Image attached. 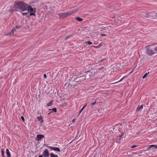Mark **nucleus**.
<instances>
[{"label": "nucleus", "instance_id": "12", "mask_svg": "<svg viewBox=\"0 0 157 157\" xmlns=\"http://www.w3.org/2000/svg\"><path fill=\"white\" fill-rule=\"evenodd\" d=\"M143 108V105H141L140 107L138 106L136 108V111H138L140 110H142Z\"/></svg>", "mask_w": 157, "mask_h": 157}, {"label": "nucleus", "instance_id": "1", "mask_svg": "<svg viewBox=\"0 0 157 157\" xmlns=\"http://www.w3.org/2000/svg\"><path fill=\"white\" fill-rule=\"evenodd\" d=\"M27 4L23 1H15L14 2L13 8L15 11L20 12L26 11Z\"/></svg>", "mask_w": 157, "mask_h": 157}, {"label": "nucleus", "instance_id": "4", "mask_svg": "<svg viewBox=\"0 0 157 157\" xmlns=\"http://www.w3.org/2000/svg\"><path fill=\"white\" fill-rule=\"evenodd\" d=\"M70 13H69L68 11L65 13H62L58 14L59 17L60 18H63L68 16L70 15Z\"/></svg>", "mask_w": 157, "mask_h": 157}, {"label": "nucleus", "instance_id": "42", "mask_svg": "<svg viewBox=\"0 0 157 157\" xmlns=\"http://www.w3.org/2000/svg\"><path fill=\"white\" fill-rule=\"evenodd\" d=\"M154 147H152L151 148V149H154Z\"/></svg>", "mask_w": 157, "mask_h": 157}, {"label": "nucleus", "instance_id": "19", "mask_svg": "<svg viewBox=\"0 0 157 157\" xmlns=\"http://www.w3.org/2000/svg\"><path fill=\"white\" fill-rule=\"evenodd\" d=\"M86 105H85V106H84L81 109L80 113H79V114H80L83 111V110L85 108V107L86 106Z\"/></svg>", "mask_w": 157, "mask_h": 157}, {"label": "nucleus", "instance_id": "41", "mask_svg": "<svg viewBox=\"0 0 157 157\" xmlns=\"http://www.w3.org/2000/svg\"><path fill=\"white\" fill-rule=\"evenodd\" d=\"M75 121V119H73L72 121V122H74V121Z\"/></svg>", "mask_w": 157, "mask_h": 157}, {"label": "nucleus", "instance_id": "9", "mask_svg": "<svg viewBox=\"0 0 157 157\" xmlns=\"http://www.w3.org/2000/svg\"><path fill=\"white\" fill-rule=\"evenodd\" d=\"M44 137V135H37L36 136L37 140L38 141L40 140L42 138Z\"/></svg>", "mask_w": 157, "mask_h": 157}, {"label": "nucleus", "instance_id": "11", "mask_svg": "<svg viewBox=\"0 0 157 157\" xmlns=\"http://www.w3.org/2000/svg\"><path fill=\"white\" fill-rule=\"evenodd\" d=\"M6 154L7 155V157H11L10 153L9 150L8 149H6Z\"/></svg>", "mask_w": 157, "mask_h": 157}, {"label": "nucleus", "instance_id": "33", "mask_svg": "<svg viewBox=\"0 0 157 157\" xmlns=\"http://www.w3.org/2000/svg\"><path fill=\"white\" fill-rule=\"evenodd\" d=\"M21 118L22 120V121H25V119H24V117H23L21 116Z\"/></svg>", "mask_w": 157, "mask_h": 157}, {"label": "nucleus", "instance_id": "3", "mask_svg": "<svg viewBox=\"0 0 157 157\" xmlns=\"http://www.w3.org/2000/svg\"><path fill=\"white\" fill-rule=\"evenodd\" d=\"M151 45H149L146 47V53L149 56H151L154 54L155 52L150 47Z\"/></svg>", "mask_w": 157, "mask_h": 157}, {"label": "nucleus", "instance_id": "25", "mask_svg": "<svg viewBox=\"0 0 157 157\" xmlns=\"http://www.w3.org/2000/svg\"><path fill=\"white\" fill-rule=\"evenodd\" d=\"M85 43H87L88 44L90 45L92 44V42L90 41H88L86 42Z\"/></svg>", "mask_w": 157, "mask_h": 157}, {"label": "nucleus", "instance_id": "13", "mask_svg": "<svg viewBox=\"0 0 157 157\" xmlns=\"http://www.w3.org/2000/svg\"><path fill=\"white\" fill-rule=\"evenodd\" d=\"M125 78V77H124L123 78H121L120 80H119L118 81H117V82H114L113 83H111L110 84H116L117 83H118V82H121V81H123V79Z\"/></svg>", "mask_w": 157, "mask_h": 157}, {"label": "nucleus", "instance_id": "34", "mask_svg": "<svg viewBox=\"0 0 157 157\" xmlns=\"http://www.w3.org/2000/svg\"><path fill=\"white\" fill-rule=\"evenodd\" d=\"M20 27V26H16V28L17 29H19Z\"/></svg>", "mask_w": 157, "mask_h": 157}, {"label": "nucleus", "instance_id": "28", "mask_svg": "<svg viewBox=\"0 0 157 157\" xmlns=\"http://www.w3.org/2000/svg\"><path fill=\"white\" fill-rule=\"evenodd\" d=\"M154 51L155 53H157V46L154 48Z\"/></svg>", "mask_w": 157, "mask_h": 157}, {"label": "nucleus", "instance_id": "26", "mask_svg": "<svg viewBox=\"0 0 157 157\" xmlns=\"http://www.w3.org/2000/svg\"><path fill=\"white\" fill-rule=\"evenodd\" d=\"M29 13L28 12L26 13H22V14L23 16L26 15Z\"/></svg>", "mask_w": 157, "mask_h": 157}, {"label": "nucleus", "instance_id": "6", "mask_svg": "<svg viewBox=\"0 0 157 157\" xmlns=\"http://www.w3.org/2000/svg\"><path fill=\"white\" fill-rule=\"evenodd\" d=\"M49 155V153L47 149H45L43 152V156L45 157H48Z\"/></svg>", "mask_w": 157, "mask_h": 157}, {"label": "nucleus", "instance_id": "37", "mask_svg": "<svg viewBox=\"0 0 157 157\" xmlns=\"http://www.w3.org/2000/svg\"><path fill=\"white\" fill-rule=\"evenodd\" d=\"M133 70H132L131 71V72L130 73V74H131L133 72Z\"/></svg>", "mask_w": 157, "mask_h": 157}, {"label": "nucleus", "instance_id": "27", "mask_svg": "<svg viewBox=\"0 0 157 157\" xmlns=\"http://www.w3.org/2000/svg\"><path fill=\"white\" fill-rule=\"evenodd\" d=\"M96 103V101H95V102L91 103L90 104L91 105L93 106V105H95Z\"/></svg>", "mask_w": 157, "mask_h": 157}, {"label": "nucleus", "instance_id": "21", "mask_svg": "<svg viewBox=\"0 0 157 157\" xmlns=\"http://www.w3.org/2000/svg\"><path fill=\"white\" fill-rule=\"evenodd\" d=\"M91 47H93L95 48H99L98 45H97V46L92 45V46H91Z\"/></svg>", "mask_w": 157, "mask_h": 157}, {"label": "nucleus", "instance_id": "24", "mask_svg": "<svg viewBox=\"0 0 157 157\" xmlns=\"http://www.w3.org/2000/svg\"><path fill=\"white\" fill-rule=\"evenodd\" d=\"M111 27L110 26H107V27H105V29H108L109 30H110L111 29Z\"/></svg>", "mask_w": 157, "mask_h": 157}, {"label": "nucleus", "instance_id": "30", "mask_svg": "<svg viewBox=\"0 0 157 157\" xmlns=\"http://www.w3.org/2000/svg\"><path fill=\"white\" fill-rule=\"evenodd\" d=\"M137 145H133L131 147V148H135V147H137Z\"/></svg>", "mask_w": 157, "mask_h": 157}, {"label": "nucleus", "instance_id": "31", "mask_svg": "<svg viewBox=\"0 0 157 157\" xmlns=\"http://www.w3.org/2000/svg\"><path fill=\"white\" fill-rule=\"evenodd\" d=\"M106 35L105 34H101V36H106Z\"/></svg>", "mask_w": 157, "mask_h": 157}, {"label": "nucleus", "instance_id": "29", "mask_svg": "<svg viewBox=\"0 0 157 157\" xmlns=\"http://www.w3.org/2000/svg\"><path fill=\"white\" fill-rule=\"evenodd\" d=\"M71 37V36H67L66 37H65V40H67V39H69V38H70Z\"/></svg>", "mask_w": 157, "mask_h": 157}, {"label": "nucleus", "instance_id": "32", "mask_svg": "<svg viewBox=\"0 0 157 157\" xmlns=\"http://www.w3.org/2000/svg\"><path fill=\"white\" fill-rule=\"evenodd\" d=\"M99 48H100L102 45V44L100 43L98 45Z\"/></svg>", "mask_w": 157, "mask_h": 157}, {"label": "nucleus", "instance_id": "7", "mask_svg": "<svg viewBox=\"0 0 157 157\" xmlns=\"http://www.w3.org/2000/svg\"><path fill=\"white\" fill-rule=\"evenodd\" d=\"M78 8H75L74 9H73L72 10H71L69 11L68 12L69 13H70V15L73 14V13H75V12H76L78 10Z\"/></svg>", "mask_w": 157, "mask_h": 157}, {"label": "nucleus", "instance_id": "14", "mask_svg": "<svg viewBox=\"0 0 157 157\" xmlns=\"http://www.w3.org/2000/svg\"><path fill=\"white\" fill-rule=\"evenodd\" d=\"M50 157H58L57 155H55L53 153H51L50 155Z\"/></svg>", "mask_w": 157, "mask_h": 157}, {"label": "nucleus", "instance_id": "40", "mask_svg": "<svg viewBox=\"0 0 157 157\" xmlns=\"http://www.w3.org/2000/svg\"><path fill=\"white\" fill-rule=\"evenodd\" d=\"M48 110L49 111H51V110H52V109H48Z\"/></svg>", "mask_w": 157, "mask_h": 157}, {"label": "nucleus", "instance_id": "17", "mask_svg": "<svg viewBox=\"0 0 157 157\" xmlns=\"http://www.w3.org/2000/svg\"><path fill=\"white\" fill-rule=\"evenodd\" d=\"M53 101H52L49 102L47 104V106H51L52 105Z\"/></svg>", "mask_w": 157, "mask_h": 157}, {"label": "nucleus", "instance_id": "23", "mask_svg": "<svg viewBox=\"0 0 157 157\" xmlns=\"http://www.w3.org/2000/svg\"><path fill=\"white\" fill-rule=\"evenodd\" d=\"M9 11H10V13H13V12L14 11H15V9H14V10L13 9H10L9 10Z\"/></svg>", "mask_w": 157, "mask_h": 157}, {"label": "nucleus", "instance_id": "20", "mask_svg": "<svg viewBox=\"0 0 157 157\" xmlns=\"http://www.w3.org/2000/svg\"><path fill=\"white\" fill-rule=\"evenodd\" d=\"M37 119L38 121H40L42 120L43 118L42 116H40V117H37Z\"/></svg>", "mask_w": 157, "mask_h": 157}, {"label": "nucleus", "instance_id": "5", "mask_svg": "<svg viewBox=\"0 0 157 157\" xmlns=\"http://www.w3.org/2000/svg\"><path fill=\"white\" fill-rule=\"evenodd\" d=\"M47 147L48 148H50V149L54 150V151H56L59 152H60V151L59 148L58 147H54L49 146H47Z\"/></svg>", "mask_w": 157, "mask_h": 157}, {"label": "nucleus", "instance_id": "15", "mask_svg": "<svg viewBox=\"0 0 157 157\" xmlns=\"http://www.w3.org/2000/svg\"><path fill=\"white\" fill-rule=\"evenodd\" d=\"M75 19L78 21H83V19L80 17H76Z\"/></svg>", "mask_w": 157, "mask_h": 157}, {"label": "nucleus", "instance_id": "18", "mask_svg": "<svg viewBox=\"0 0 157 157\" xmlns=\"http://www.w3.org/2000/svg\"><path fill=\"white\" fill-rule=\"evenodd\" d=\"M149 74V72H148L147 73H146L143 76V78L144 79V78H145L147 77V75H148V74Z\"/></svg>", "mask_w": 157, "mask_h": 157}, {"label": "nucleus", "instance_id": "16", "mask_svg": "<svg viewBox=\"0 0 157 157\" xmlns=\"http://www.w3.org/2000/svg\"><path fill=\"white\" fill-rule=\"evenodd\" d=\"M1 155L2 157H5V156L4 155V151L3 149H1Z\"/></svg>", "mask_w": 157, "mask_h": 157}, {"label": "nucleus", "instance_id": "39", "mask_svg": "<svg viewBox=\"0 0 157 157\" xmlns=\"http://www.w3.org/2000/svg\"><path fill=\"white\" fill-rule=\"evenodd\" d=\"M52 113V111L50 113H48V115H49L51 113Z\"/></svg>", "mask_w": 157, "mask_h": 157}, {"label": "nucleus", "instance_id": "22", "mask_svg": "<svg viewBox=\"0 0 157 157\" xmlns=\"http://www.w3.org/2000/svg\"><path fill=\"white\" fill-rule=\"evenodd\" d=\"M52 109L53 111H54V112H55V113L57 112V109L56 108H54L53 109Z\"/></svg>", "mask_w": 157, "mask_h": 157}, {"label": "nucleus", "instance_id": "2", "mask_svg": "<svg viewBox=\"0 0 157 157\" xmlns=\"http://www.w3.org/2000/svg\"><path fill=\"white\" fill-rule=\"evenodd\" d=\"M26 9V10H27L28 13H30V16H36V14L35 13L36 12V9L35 8H32L31 6L28 4Z\"/></svg>", "mask_w": 157, "mask_h": 157}, {"label": "nucleus", "instance_id": "8", "mask_svg": "<svg viewBox=\"0 0 157 157\" xmlns=\"http://www.w3.org/2000/svg\"><path fill=\"white\" fill-rule=\"evenodd\" d=\"M152 147H154L155 149H157V145H149V147L147 148V151H150L151 150V148Z\"/></svg>", "mask_w": 157, "mask_h": 157}, {"label": "nucleus", "instance_id": "35", "mask_svg": "<svg viewBox=\"0 0 157 157\" xmlns=\"http://www.w3.org/2000/svg\"><path fill=\"white\" fill-rule=\"evenodd\" d=\"M44 77L45 78H47V76H46V74H44Z\"/></svg>", "mask_w": 157, "mask_h": 157}, {"label": "nucleus", "instance_id": "10", "mask_svg": "<svg viewBox=\"0 0 157 157\" xmlns=\"http://www.w3.org/2000/svg\"><path fill=\"white\" fill-rule=\"evenodd\" d=\"M15 28H13L11 31L9 33H8L6 35H13L14 31H15Z\"/></svg>", "mask_w": 157, "mask_h": 157}, {"label": "nucleus", "instance_id": "38", "mask_svg": "<svg viewBox=\"0 0 157 157\" xmlns=\"http://www.w3.org/2000/svg\"><path fill=\"white\" fill-rule=\"evenodd\" d=\"M43 155H40L38 157H43Z\"/></svg>", "mask_w": 157, "mask_h": 157}, {"label": "nucleus", "instance_id": "36", "mask_svg": "<svg viewBox=\"0 0 157 157\" xmlns=\"http://www.w3.org/2000/svg\"><path fill=\"white\" fill-rule=\"evenodd\" d=\"M122 136V134L121 136H120L119 137V140H120L121 139V137Z\"/></svg>", "mask_w": 157, "mask_h": 157}]
</instances>
